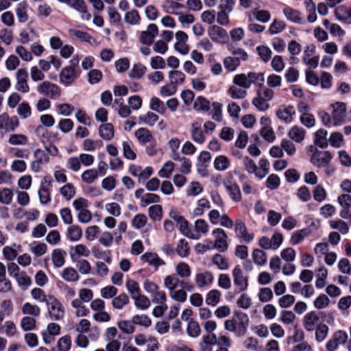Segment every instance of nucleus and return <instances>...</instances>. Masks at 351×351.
I'll return each mask as SVG.
<instances>
[{
  "label": "nucleus",
  "mask_w": 351,
  "mask_h": 351,
  "mask_svg": "<svg viewBox=\"0 0 351 351\" xmlns=\"http://www.w3.org/2000/svg\"><path fill=\"white\" fill-rule=\"evenodd\" d=\"M66 253L62 249H55L51 254V260L56 267H61L64 265Z\"/></svg>",
  "instance_id": "29"
},
{
  "label": "nucleus",
  "mask_w": 351,
  "mask_h": 351,
  "mask_svg": "<svg viewBox=\"0 0 351 351\" xmlns=\"http://www.w3.org/2000/svg\"><path fill=\"white\" fill-rule=\"evenodd\" d=\"M19 116L23 119H26L32 115V108L27 101L21 103L17 108Z\"/></svg>",
  "instance_id": "51"
},
{
  "label": "nucleus",
  "mask_w": 351,
  "mask_h": 351,
  "mask_svg": "<svg viewBox=\"0 0 351 351\" xmlns=\"http://www.w3.org/2000/svg\"><path fill=\"white\" fill-rule=\"evenodd\" d=\"M71 338L69 335H64L59 339L57 343V350L53 351H69L71 347Z\"/></svg>",
  "instance_id": "56"
},
{
  "label": "nucleus",
  "mask_w": 351,
  "mask_h": 351,
  "mask_svg": "<svg viewBox=\"0 0 351 351\" xmlns=\"http://www.w3.org/2000/svg\"><path fill=\"white\" fill-rule=\"evenodd\" d=\"M82 180L86 184H91L99 177L98 171L96 169H89L82 174Z\"/></svg>",
  "instance_id": "48"
},
{
  "label": "nucleus",
  "mask_w": 351,
  "mask_h": 351,
  "mask_svg": "<svg viewBox=\"0 0 351 351\" xmlns=\"http://www.w3.org/2000/svg\"><path fill=\"white\" fill-rule=\"evenodd\" d=\"M176 252L181 257H186L190 252V247L186 240L182 239L178 241L176 246Z\"/></svg>",
  "instance_id": "52"
},
{
  "label": "nucleus",
  "mask_w": 351,
  "mask_h": 351,
  "mask_svg": "<svg viewBox=\"0 0 351 351\" xmlns=\"http://www.w3.org/2000/svg\"><path fill=\"white\" fill-rule=\"evenodd\" d=\"M230 165V160L223 155L217 156L214 160V167L217 171H223L229 168Z\"/></svg>",
  "instance_id": "38"
},
{
  "label": "nucleus",
  "mask_w": 351,
  "mask_h": 351,
  "mask_svg": "<svg viewBox=\"0 0 351 351\" xmlns=\"http://www.w3.org/2000/svg\"><path fill=\"white\" fill-rule=\"evenodd\" d=\"M187 334L191 337H197L201 333L200 326L197 322L190 320L186 328Z\"/></svg>",
  "instance_id": "58"
},
{
  "label": "nucleus",
  "mask_w": 351,
  "mask_h": 351,
  "mask_svg": "<svg viewBox=\"0 0 351 351\" xmlns=\"http://www.w3.org/2000/svg\"><path fill=\"white\" fill-rule=\"evenodd\" d=\"M147 71V67L141 63L135 64L129 72V77L132 79L141 78Z\"/></svg>",
  "instance_id": "44"
},
{
  "label": "nucleus",
  "mask_w": 351,
  "mask_h": 351,
  "mask_svg": "<svg viewBox=\"0 0 351 351\" xmlns=\"http://www.w3.org/2000/svg\"><path fill=\"white\" fill-rule=\"evenodd\" d=\"M184 7V5L173 0H166L162 4V8L165 12L176 15L180 14L178 10Z\"/></svg>",
  "instance_id": "28"
},
{
  "label": "nucleus",
  "mask_w": 351,
  "mask_h": 351,
  "mask_svg": "<svg viewBox=\"0 0 351 351\" xmlns=\"http://www.w3.org/2000/svg\"><path fill=\"white\" fill-rule=\"evenodd\" d=\"M29 250L36 256H41L47 252V246L45 243L34 241L31 243Z\"/></svg>",
  "instance_id": "41"
},
{
  "label": "nucleus",
  "mask_w": 351,
  "mask_h": 351,
  "mask_svg": "<svg viewBox=\"0 0 351 351\" xmlns=\"http://www.w3.org/2000/svg\"><path fill=\"white\" fill-rule=\"evenodd\" d=\"M223 184L228 192V194L230 198L236 202H239L241 201L242 195L239 186L238 184L233 180V177L232 176H227Z\"/></svg>",
  "instance_id": "7"
},
{
  "label": "nucleus",
  "mask_w": 351,
  "mask_h": 351,
  "mask_svg": "<svg viewBox=\"0 0 351 351\" xmlns=\"http://www.w3.org/2000/svg\"><path fill=\"white\" fill-rule=\"evenodd\" d=\"M158 34V29L156 24L152 23L147 26V30L141 33L139 40L142 44L151 45L155 37Z\"/></svg>",
  "instance_id": "14"
},
{
  "label": "nucleus",
  "mask_w": 351,
  "mask_h": 351,
  "mask_svg": "<svg viewBox=\"0 0 351 351\" xmlns=\"http://www.w3.org/2000/svg\"><path fill=\"white\" fill-rule=\"evenodd\" d=\"M73 261L76 263V267L81 274L87 275L91 272L92 267L87 260L77 259Z\"/></svg>",
  "instance_id": "43"
},
{
  "label": "nucleus",
  "mask_w": 351,
  "mask_h": 351,
  "mask_svg": "<svg viewBox=\"0 0 351 351\" xmlns=\"http://www.w3.org/2000/svg\"><path fill=\"white\" fill-rule=\"evenodd\" d=\"M47 306L51 319L58 321L64 317V308L60 302L55 297L49 295V300L47 302Z\"/></svg>",
  "instance_id": "3"
},
{
  "label": "nucleus",
  "mask_w": 351,
  "mask_h": 351,
  "mask_svg": "<svg viewBox=\"0 0 351 351\" xmlns=\"http://www.w3.org/2000/svg\"><path fill=\"white\" fill-rule=\"evenodd\" d=\"M21 311L23 314L31 315L32 317H38L40 313L39 306L29 302H26L22 306Z\"/></svg>",
  "instance_id": "40"
},
{
  "label": "nucleus",
  "mask_w": 351,
  "mask_h": 351,
  "mask_svg": "<svg viewBox=\"0 0 351 351\" xmlns=\"http://www.w3.org/2000/svg\"><path fill=\"white\" fill-rule=\"evenodd\" d=\"M283 14L287 19L295 23H302V18L300 16V13L290 7H285L283 9Z\"/></svg>",
  "instance_id": "33"
},
{
  "label": "nucleus",
  "mask_w": 351,
  "mask_h": 351,
  "mask_svg": "<svg viewBox=\"0 0 351 351\" xmlns=\"http://www.w3.org/2000/svg\"><path fill=\"white\" fill-rule=\"evenodd\" d=\"M306 131L301 127L295 125L288 132V136L293 141L300 143L302 142L305 136Z\"/></svg>",
  "instance_id": "32"
},
{
  "label": "nucleus",
  "mask_w": 351,
  "mask_h": 351,
  "mask_svg": "<svg viewBox=\"0 0 351 351\" xmlns=\"http://www.w3.org/2000/svg\"><path fill=\"white\" fill-rule=\"evenodd\" d=\"M141 261L154 266L156 269L159 266L165 265V261L160 258L156 253L145 252L141 256Z\"/></svg>",
  "instance_id": "21"
},
{
  "label": "nucleus",
  "mask_w": 351,
  "mask_h": 351,
  "mask_svg": "<svg viewBox=\"0 0 351 351\" xmlns=\"http://www.w3.org/2000/svg\"><path fill=\"white\" fill-rule=\"evenodd\" d=\"M209 37L215 42L224 43L228 40L226 29L218 25H213L208 29Z\"/></svg>",
  "instance_id": "15"
},
{
  "label": "nucleus",
  "mask_w": 351,
  "mask_h": 351,
  "mask_svg": "<svg viewBox=\"0 0 351 351\" xmlns=\"http://www.w3.org/2000/svg\"><path fill=\"white\" fill-rule=\"evenodd\" d=\"M36 90L40 94L49 97L51 99H56L61 95L60 88L49 81L41 82L37 86Z\"/></svg>",
  "instance_id": "5"
},
{
  "label": "nucleus",
  "mask_w": 351,
  "mask_h": 351,
  "mask_svg": "<svg viewBox=\"0 0 351 351\" xmlns=\"http://www.w3.org/2000/svg\"><path fill=\"white\" fill-rule=\"evenodd\" d=\"M212 262L220 270H227L229 268L227 259L220 254H215L213 256Z\"/></svg>",
  "instance_id": "49"
},
{
  "label": "nucleus",
  "mask_w": 351,
  "mask_h": 351,
  "mask_svg": "<svg viewBox=\"0 0 351 351\" xmlns=\"http://www.w3.org/2000/svg\"><path fill=\"white\" fill-rule=\"evenodd\" d=\"M249 325V317L245 313L239 311H234L232 318L224 322L226 330L234 332L237 336H243L247 332Z\"/></svg>",
  "instance_id": "1"
},
{
  "label": "nucleus",
  "mask_w": 351,
  "mask_h": 351,
  "mask_svg": "<svg viewBox=\"0 0 351 351\" xmlns=\"http://www.w3.org/2000/svg\"><path fill=\"white\" fill-rule=\"evenodd\" d=\"M234 232L238 238L246 243H250L254 239V234L247 232L245 223L241 219L235 221Z\"/></svg>",
  "instance_id": "17"
},
{
  "label": "nucleus",
  "mask_w": 351,
  "mask_h": 351,
  "mask_svg": "<svg viewBox=\"0 0 351 351\" xmlns=\"http://www.w3.org/2000/svg\"><path fill=\"white\" fill-rule=\"evenodd\" d=\"M295 319L296 316L291 311L282 310L280 313L279 320L285 325L293 324Z\"/></svg>",
  "instance_id": "50"
},
{
  "label": "nucleus",
  "mask_w": 351,
  "mask_h": 351,
  "mask_svg": "<svg viewBox=\"0 0 351 351\" xmlns=\"http://www.w3.org/2000/svg\"><path fill=\"white\" fill-rule=\"evenodd\" d=\"M213 235L215 237V240L213 247L223 252L228 248L227 242L228 236L226 232L221 228H215L213 230Z\"/></svg>",
  "instance_id": "11"
},
{
  "label": "nucleus",
  "mask_w": 351,
  "mask_h": 351,
  "mask_svg": "<svg viewBox=\"0 0 351 351\" xmlns=\"http://www.w3.org/2000/svg\"><path fill=\"white\" fill-rule=\"evenodd\" d=\"M295 114V108L291 105H281L276 112L277 117L286 123H290L293 121Z\"/></svg>",
  "instance_id": "16"
},
{
  "label": "nucleus",
  "mask_w": 351,
  "mask_h": 351,
  "mask_svg": "<svg viewBox=\"0 0 351 351\" xmlns=\"http://www.w3.org/2000/svg\"><path fill=\"white\" fill-rule=\"evenodd\" d=\"M76 77L77 74L73 66H69L64 68L60 73V82L65 85L71 84Z\"/></svg>",
  "instance_id": "19"
},
{
  "label": "nucleus",
  "mask_w": 351,
  "mask_h": 351,
  "mask_svg": "<svg viewBox=\"0 0 351 351\" xmlns=\"http://www.w3.org/2000/svg\"><path fill=\"white\" fill-rule=\"evenodd\" d=\"M269 101L256 93V97L252 99V104L259 111H265L269 108Z\"/></svg>",
  "instance_id": "53"
},
{
  "label": "nucleus",
  "mask_w": 351,
  "mask_h": 351,
  "mask_svg": "<svg viewBox=\"0 0 351 351\" xmlns=\"http://www.w3.org/2000/svg\"><path fill=\"white\" fill-rule=\"evenodd\" d=\"M90 254V250L84 244H77L72 247L69 254L72 261L77 260L76 257H88Z\"/></svg>",
  "instance_id": "24"
},
{
  "label": "nucleus",
  "mask_w": 351,
  "mask_h": 351,
  "mask_svg": "<svg viewBox=\"0 0 351 351\" xmlns=\"http://www.w3.org/2000/svg\"><path fill=\"white\" fill-rule=\"evenodd\" d=\"M259 168L256 173V177L262 179L266 176L269 170V162L265 158H261L258 162Z\"/></svg>",
  "instance_id": "59"
},
{
  "label": "nucleus",
  "mask_w": 351,
  "mask_h": 351,
  "mask_svg": "<svg viewBox=\"0 0 351 351\" xmlns=\"http://www.w3.org/2000/svg\"><path fill=\"white\" fill-rule=\"evenodd\" d=\"M175 165L172 161H167L165 162L163 165V167L160 169V170L158 171V176L160 178H170L173 169H174Z\"/></svg>",
  "instance_id": "63"
},
{
  "label": "nucleus",
  "mask_w": 351,
  "mask_h": 351,
  "mask_svg": "<svg viewBox=\"0 0 351 351\" xmlns=\"http://www.w3.org/2000/svg\"><path fill=\"white\" fill-rule=\"evenodd\" d=\"M179 285L182 288L186 289L189 291L193 289V285H190L184 280H180L176 274L169 275L166 276L164 280V285L169 290V291L176 289Z\"/></svg>",
  "instance_id": "8"
},
{
  "label": "nucleus",
  "mask_w": 351,
  "mask_h": 351,
  "mask_svg": "<svg viewBox=\"0 0 351 351\" xmlns=\"http://www.w3.org/2000/svg\"><path fill=\"white\" fill-rule=\"evenodd\" d=\"M265 81L264 73L262 72H249L248 73L237 74L233 77V83L248 89L252 84L261 86Z\"/></svg>",
  "instance_id": "2"
},
{
  "label": "nucleus",
  "mask_w": 351,
  "mask_h": 351,
  "mask_svg": "<svg viewBox=\"0 0 351 351\" xmlns=\"http://www.w3.org/2000/svg\"><path fill=\"white\" fill-rule=\"evenodd\" d=\"M66 235L71 241H77L82 238V230L78 226H71L67 229Z\"/></svg>",
  "instance_id": "45"
},
{
  "label": "nucleus",
  "mask_w": 351,
  "mask_h": 351,
  "mask_svg": "<svg viewBox=\"0 0 351 351\" xmlns=\"http://www.w3.org/2000/svg\"><path fill=\"white\" fill-rule=\"evenodd\" d=\"M123 156L128 160H134L136 155L132 149V143L130 141H125L122 143Z\"/></svg>",
  "instance_id": "55"
},
{
  "label": "nucleus",
  "mask_w": 351,
  "mask_h": 351,
  "mask_svg": "<svg viewBox=\"0 0 351 351\" xmlns=\"http://www.w3.org/2000/svg\"><path fill=\"white\" fill-rule=\"evenodd\" d=\"M227 92L231 98L234 99H243L247 95V91L245 88L240 87L239 85H236L234 83L233 85L229 87Z\"/></svg>",
  "instance_id": "31"
},
{
  "label": "nucleus",
  "mask_w": 351,
  "mask_h": 351,
  "mask_svg": "<svg viewBox=\"0 0 351 351\" xmlns=\"http://www.w3.org/2000/svg\"><path fill=\"white\" fill-rule=\"evenodd\" d=\"M336 18L344 23H350L351 19V10L350 8L343 5L338 6L335 10Z\"/></svg>",
  "instance_id": "27"
},
{
  "label": "nucleus",
  "mask_w": 351,
  "mask_h": 351,
  "mask_svg": "<svg viewBox=\"0 0 351 351\" xmlns=\"http://www.w3.org/2000/svg\"><path fill=\"white\" fill-rule=\"evenodd\" d=\"M233 282L239 292L247 289L249 286V277L243 271L240 265H237L232 270Z\"/></svg>",
  "instance_id": "4"
},
{
  "label": "nucleus",
  "mask_w": 351,
  "mask_h": 351,
  "mask_svg": "<svg viewBox=\"0 0 351 351\" xmlns=\"http://www.w3.org/2000/svg\"><path fill=\"white\" fill-rule=\"evenodd\" d=\"M176 274L182 278H189L191 274L189 265L184 262H181L176 265Z\"/></svg>",
  "instance_id": "54"
},
{
  "label": "nucleus",
  "mask_w": 351,
  "mask_h": 351,
  "mask_svg": "<svg viewBox=\"0 0 351 351\" xmlns=\"http://www.w3.org/2000/svg\"><path fill=\"white\" fill-rule=\"evenodd\" d=\"M332 108V119L333 125H340L345 121L346 117V105L343 102H336L330 105Z\"/></svg>",
  "instance_id": "6"
},
{
  "label": "nucleus",
  "mask_w": 351,
  "mask_h": 351,
  "mask_svg": "<svg viewBox=\"0 0 351 351\" xmlns=\"http://www.w3.org/2000/svg\"><path fill=\"white\" fill-rule=\"evenodd\" d=\"M321 312L311 311L307 313L303 317L302 324L304 329L308 332H312L316 329L319 324Z\"/></svg>",
  "instance_id": "9"
},
{
  "label": "nucleus",
  "mask_w": 351,
  "mask_h": 351,
  "mask_svg": "<svg viewBox=\"0 0 351 351\" xmlns=\"http://www.w3.org/2000/svg\"><path fill=\"white\" fill-rule=\"evenodd\" d=\"M149 108L160 114H165L167 110L165 103L157 97H153L151 98L149 101Z\"/></svg>",
  "instance_id": "34"
},
{
  "label": "nucleus",
  "mask_w": 351,
  "mask_h": 351,
  "mask_svg": "<svg viewBox=\"0 0 351 351\" xmlns=\"http://www.w3.org/2000/svg\"><path fill=\"white\" fill-rule=\"evenodd\" d=\"M327 131L324 129L318 130L315 134L314 143L321 148H325L328 145V139L326 138Z\"/></svg>",
  "instance_id": "35"
},
{
  "label": "nucleus",
  "mask_w": 351,
  "mask_h": 351,
  "mask_svg": "<svg viewBox=\"0 0 351 351\" xmlns=\"http://www.w3.org/2000/svg\"><path fill=\"white\" fill-rule=\"evenodd\" d=\"M27 4L26 2H21L18 4L16 9V14L20 23H25L28 19V15L26 11Z\"/></svg>",
  "instance_id": "46"
},
{
  "label": "nucleus",
  "mask_w": 351,
  "mask_h": 351,
  "mask_svg": "<svg viewBox=\"0 0 351 351\" xmlns=\"http://www.w3.org/2000/svg\"><path fill=\"white\" fill-rule=\"evenodd\" d=\"M118 328L125 334H132L135 330V327L132 321L121 320L117 323Z\"/></svg>",
  "instance_id": "64"
},
{
  "label": "nucleus",
  "mask_w": 351,
  "mask_h": 351,
  "mask_svg": "<svg viewBox=\"0 0 351 351\" xmlns=\"http://www.w3.org/2000/svg\"><path fill=\"white\" fill-rule=\"evenodd\" d=\"M14 193L12 191L8 188H3L0 190V202L1 204L9 205L13 199Z\"/></svg>",
  "instance_id": "62"
},
{
  "label": "nucleus",
  "mask_w": 351,
  "mask_h": 351,
  "mask_svg": "<svg viewBox=\"0 0 351 351\" xmlns=\"http://www.w3.org/2000/svg\"><path fill=\"white\" fill-rule=\"evenodd\" d=\"M68 5L82 14L83 19L86 21L90 19L91 14L88 12L87 5L84 0H71Z\"/></svg>",
  "instance_id": "20"
},
{
  "label": "nucleus",
  "mask_w": 351,
  "mask_h": 351,
  "mask_svg": "<svg viewBox=\"0 0 351 351\" xmlns=\"http://www.w3.org/2000/svg\"><path fill=\"white\" fill-rule=\"evenodd\" d=\"M129 302L128 295L126 293H122L112 299V305L114 308L121 310Z\"/></svg>",
  "instance_id": "36"
},
{
  "label": "nucleus",
  "mask_w": 351,
  "mask_h": 351,
  "mask_svg": "<svg viewBox=\"0 0 351 351\" xmlns=\"http://www.w3.org/2000/svg\"><path fill=\"white\" fill-rule=\"evenodd\" d=\"M337 202L342 207L340 211V216L342 218L348 219L350 217V208L351 206V196L349 193H344L338 197Z\"/></svg>",
  "instance_id": "18"
},
{
  "label": "nucleus",
  "mask_w": 351,
  "mask_h": 351,
  "mask_svg": "<svg viewBox=\"0 0 351 351\" xmlns=\"http://www.w3.org/2000/svg\"><path fill=\"white\" fill-rule=\"evenodd\" d=\"M159 117L153 112H148L145 114L139 117V120L149 126H154L158 121Z\"/></svg>",
  "instance_id": "61"
},
{
  "label": "nucleus",
  "mask_w": 351,
  "mask_h": 351,
  "mask_svg": "<svg viewBox=\"0 0 351 351\" xmlns=\"http://www.w3.org/2000/svg\"><path fill=\"white\" fill-rule=\"evenodd\" d=\"M132 299L134 301L135 306L139 309L146 310L151 305L149 299L145 295L141 294V293L136 296H133Z\"/></svg>",
  "instance_id": "39"
},
{
  "label": "nucleus",
  "mask_w": 351,
  "mask_h": 351,
  "mask_svg": "<svg viewBox=\"0 0 351 351\" xmlns=\"http://www.w3.org/2000/svg\"><path fill=\"white\" fill-rule=\"evenodd\" d=\"M15 89L22 93H27L29 91L28 85V72L25 69H19L16 73Z\"/></svg>",
  "instance_id": "10"
},
{
  "label": "nucleus",
  "mask_w": 351,
  "mask_h": 351,
  "mask_svg": "<svg viewBox=\"0 0 351 351\" xmlns=\"http://www.w3.org/2000/svg\"><path fill=\"white\" fill-rule=\"evenodd\" d=\"M348 339V335L343 330L335 332L331 339L327 342L326 348L328 351L335 350L339 345L344 344Z\"/></svg>",
  "instance_id": "12"
},
{
  "label": "nucleus",
  "mask_w": 351,
  "mask_h": 351,
  "mask_svg": "<svg viewBox=\"0 0 351 351\" xmlns=\"http://www.w3.org/2000/svg\"><path fill=\"white\" fill-rule=\"evenodd\" d=\"M309 232L307 229H301L294 232L290 239V243L292 245L300 243L303 239L308 235Z\"/></svg>",
  "instance_id": "60"
},
{
  "label": "nucleus",
  "mask_w": 351,
  "mask_h": 351,
  "mask_svg": "<svg viewBox=\"0 0 351 351\" xmlns=\"http://www.w3.org/2000/svg\"><path fill=\"white\" fill-rule=\"evenodd\" d=\"M61 276L65 281L69 282H75L80 279L78 271L71 267L64 268L62 270Z\"/></svg>",
  "instance_id": "30"
},
{
  "label": "nucleus",
  "mask_w": 351,
  "mask_h": 351,
  "mask_svg": "<svg viewBox=\"0 0 351 351\" xmlns=\"http://www.w3.org/2000/svg\"><path fill=\"white\" fill-rule=\"evenodd\" d=\"M168 75L170 79V82L176 88L178 84H182L185 80V75L180 71H171L169 72Z\"/></svg>",
  "instance_id": "42"
},
{
  "label": "nucleus",
  "mask_w": 351,
  "mask_h": 351,
  "mask_svg": "<svg viewBox=\"0 0 351 351\" xmlns=\"http://www.w3.org/2000/svg\"><path fill=\"white\" fill-rule=\"evenodd\" d=\"M221 293L217 289L210 291L206 296V303L210 306H216L220 300Z\"/></svg>",
  "instance_id": "47"
},
{
  "label": "nucleus",
  "mask_w": 351,
  "mask_h": 351,
  "mask_svg": "<svg viewBox=\"0 0 351 351\" xmlns=\"http://www.w3.org/2000/svg\"><path fill=\"white\" fill-rule=\"evenodd\" d=\"M134 136L141 145L151 143L154 140L152 134L145 128H141L136 130L134 132Z\"/></svg>",
  "instance_id": "23"
},
{
  "label": "nucleus",
  "mask_w": 351,
  "mask_h": 351,
  "mask_svg": "<svg viewBox=\"0 0 351 351\" xmlns=\"http://www.w3.org/2000/svg\"><path fill=\"white\" fill-rule=\"evenodd\" d=\"M28 142V138L25 134H14L10 136L8 143L12 145H25Z\"/></svg>",
  "instance_id": "57"
},
{
  "label": "nucleus",
  "mask_w": 351,
  "mask_h": 351,
  "mask_svg": "<svg viewBox=\"0 0 351 351\" xmlns=\"http://www.w3.org/2000/svg\"><path fill=\"white\" fill-rule=\"evenodd\" d=\"M99 134L104 140H111L114 135V126L110 123L101 124L99 128Z\"/></svg>",
  "instance_id": "25"
},
{
  "label": "nucleus",
  "mask_w": 351,
  "mask_h": 351,
  "mask_svg": "<svg viewBox=\"0 0 351 351\" xmlns=\"http://www.w3.org/2000/svg\"><path fill=\"white\" fill-rule=\"evenodd\" d=\"M195 283L199 288H203L213 282V274L209 271H206L203 273H198L195 275Z\"/></svg>",
  "instance_id": "22"
},
{
  "label": "nucleus",
  "mask_w": 351,
  "mask_h": 351,
  "mask_svg": "<svg viewBox=\"0 0 351 351\" xmlns=\"http://www.w3.org/2000/svg\"><path fill=\"white\" fill-rule=\"evenodd\" d=\"M223 62L225 69L230 72L235 71L241 64L239 57L228 56L223 59Z\"/></svg>",
  "instance_id": "37"
},
{
  "label": "nucleus",
  "mask_w": 351,
  "mask_h": 351,
  "mask_svg": "<svg viewBox=\"0 0 351 351\" xmlns=\"http://www.w3.org/2000/svg\"><path fill=\"white\" fill-rule=\"evenodd\" d=\"M332 158L331 154L328 151L315 150L312 154L311 162L317 167L326 166Z\"/></svg>",
  "instance_id": "13"
},
{
  "label": "nucleus",
  "mask_w": 351,
  "mask_h": 351,
  "mask_svg": "<svg viewBox=\"0 0 351 351\" xmlns=\"http://www.w3.org/2000/svg\"><path fill=\"white\" fill-rule=\"evenodd\" d=\"M191 138L197 144H203L206 141V136L200 125L193 123L191 125Z\"/></svg>",
  "instance_id": "26"
}]
</instances>
